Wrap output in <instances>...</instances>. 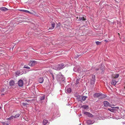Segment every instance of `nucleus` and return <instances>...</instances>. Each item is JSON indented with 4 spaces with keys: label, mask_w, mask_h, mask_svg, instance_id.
Returning a JSON list of instances; mask_svg holds the SVG:
<instances>
[{
    "label": "nucleus",
    "mask_w": 125,
    "mask_h": 125,
    "mask_svg": "<svg viewBox=\"0 0 125 125\" xmlns=\"http://www.w3.org/2000/svg\"><path fill=\"white\" fill-rule=\"evenodd\" d=\"M57 79L60 80L61 82L63 83L65 81V78L61 73H60L59 74L57 75Z\"/></svg>",
    "instance_id": "nucleus-1"
},
{
    "label": "nucleus",
    "mask_w": 125,
    "mask_h": 125,
    "mask_svg": "<svg viewBox=\"0 0 125 125\" xmlns=\"http://www.w3.org/2000/svg\"><path fill=\"white\" fill-rule=\"evenodd\" d=\"M92 78L90 81V84L91 85L94 84L95 81V75H93L92 76Z\"/></svg>",
    "instance_id": "nucleus-2"
},
{
    "label": "nucleus",
    "mask_w": 125,
    "mask_h": 125,
    "mask_svg": "<svg viewBox=\"0 0 125 125\" xmlns=\"http://www.w3.org/2000/svg\"><path fill=\"white\" fill-rule=\"evenodd\" d=\"M37 62L35 61H30L29 63V65L30 66H33L36 64Z\"/></svg>",
    "instance_id": "nucleus-3"
},
{
    "label": "nucleus",
    "mask_w": 125,
    "mask_h": 125,
    "mask_svg": "<svg viewBox=\"0 0 125 125\" xmlns=\"http://www.w3.org/2000/svg\"><path fill=\"white\" fill-rule=\"evenodd\" d=\"M103 104L104 106L106 107H111V105L107 101H104L103 102Z\"/></svg>",
    "instance_id": "nucleus-4"
},
{
    "label": "nucleus",
    "mask_w": 125,
    "mask_h": 125,
    "mask_svg": "<svg viewBox=\"0 0 125 125\" xmlns=\"http://www.w3.org/2000/svg\"><path fill=\"white\" fill-rule=\"evenodd\" d=\"M81 68L79 67V66H77L74 67L73 69V70L74 71L77 72L78 73L79 70Z\"/></svg>",
    "instance_id": "nucleus-5"
},
{
    "label": "nucleus",
    "mask_w": 125,
    "mask_h": 125,
    "mask_svg": "<svg viewBox=\"0 0 125 125\" xmlns=\"http://www.w3.org/2000/svg\"><path fill=\"white\" fill-rule=\"evenodd\" d=\"M88 71V70L81 71V69H80L79 70V72L78 73L80 74L79 75L81 76L83 75L85 73H86Z\"/></svg>",
    "instance_id": "nucleus-6"
},
{
    "label": "nucleus",
    "mask_w": 125,
    "mask_h": 125,
    "mask_svg": "<svg viewBox=\"0 0 125 125\" xmlns=\"http://www.w3.org/2000/svg\"><path fill=\"white\" fill-rule=\"evenodd\" d=\"M52 68L54 69L59 70H60L59 65H57L53 66L52 67Z\"/></svg>",
    "instance_id": "nucleus-7"
},
{
    "label": "nucleus",
    "mask_w": 125,
    "mask_h": 125,
    "mask_svg": "<svg viewBox=\"0 0 125 125\" xmlns=\"http://www.w3.org/2000/svg\"><path fill=\"white\" fill-rule=\"evenodd\" d=\"M18 84L19 86L22 87L23 84V82L22 80H20L18 82Z\"/></svg>",
    "instance_id": "nucleus-8"
},
{
    "label": "nucleus",
    "mask_w": 125,
    "mask_h": 125,
    "mask_svg": "<svg viewBox=\"0 0 125 125\" xmlns=\"http://www.w3.org/2000/svg\"><path fill=\"white\" fill-rule=\"evenodd\" d=\"M94 122V121H92L91 120H89L86 121V123L87 125H90L92 124Z\"/></svg>",
    "instance_id": "nucleus-9"
},
{
    "label": "nucleus",
    "mask_w": 125,
    "mask_h": 125,
    "mask_svg": "<svg viewBox=\"0 0 125 125\" xmlns=\"http://www.w3.org/2000/svg\"><path fill=\"white\" fill-rule=\"evenodd\" d=\"M71 88L66 87L65 88V92L66 93H70L71 92Z\"/></svg>",
    "instance_id": "nucleus-10"
},
{
    "label": "nucleus",
    "mask_w": 125,
    "mask_h": 125,
    "mask_svg": "<svg viewBox=\"0 0 125 125\" xmlns=\"http://www.w3.org/2000/svg\"><path fill=\"white\" fill-rule=\"evenodd\" d=\"M49 123L48 120L46 119H44L43 122V125H48Z\"/></svg>",
    "instance_id": "nucleus-11"
},
{
    "label": "nucleus",
    "mask_w": 125,
    "mask_h": 125,
    "mask_svg": "<svg viewBox=\"0 0 125 125\" xmlns=\"http://www.w3.org/2000/svg\"><path fill=\"white\" fill-rule=\"evenodd\" d=\"M84 114L90 117H92L93 115L87 112H84Z\"/></svg>",
    "instance_id": "nucleus-12"
},
{
    "label": "nucleus",
    "mask_w": 125,
    "mask_h": 125,
    "mask_svg": "<svg viewBox=\"0 0 125 125\" xmlns=\"http://www.w3.org/2000/svg\"><path fill=\"white\" fill-rule=\"evenodd\" d=\"M106 96V94H101L100 97H99V99H102L105 97Z\"/></svg>",
    "instance_id": "nucleus-13"
},
{
    "label": "nucleus",
    "mask_w": 125,
    "mask_h": 125,
    "mask_svg": "<svg viewBox=\"0 0 125 125\" xmlns=\"http://www.w3.org/2000/svg\"><path fill=\"white\" fill-rule=\"evenodd\" d=\"M59 67L60 69V70L64 68L65 66V65L63 63H62L61 64H59Z\"/></svg>",
    "instance_id": "nucleus-14"
},
{
    "label": "nucleus",
    "mask_w": 125,
    "mask_h": 125,
    "mask_svg": "<svg viewBox=\"0 0 125 125\" xmlns=\"http://www.w3.org/2000/svg\"><path fill=\"white\" fill-rule=\"evenodd\" d=\"M100 94L99 93H95L94 94V97H98L99 98Z\"/></svg>",
    "instance_id": "nucleus-15"
},
{
    "label": "nucleus",
    "mask_w": 125,
    "mask_h": 125,
    "mask_svg": "<svg viewBox=\"0 0 125 125\" xmlns=\"http://www.w3.org/2000/svg\"><path fill=\"white\" fill-rule=\"evenodd\" d=\"M117 83V82L115 80H112V82L111 84L115 85Z\"/></svg>",
    "instance_id": "nucleus-16"
},
{
    "label": "nucleus",
    "mask_w": 125,
    "mask_h": 125,
    "mask_svg": "<svg viewBox=\"0 0 125 125\" xmlns=\"http://www.w3.org/2000/svg\"><path fill=\"white\" fill-rule=\"evenodd\" d=\"M77 99L78 100V101H81L82 96L80 95H77L76 96Z\"/></svg>",
    "instance_id": "nucleus-17"
},
{
    "label": "nucleus",
    "mask_w": 125,
    "mask_h": 125,
    "mask_svg": "<svg viewBox=\"0 0 125 125\" xmlns=\"http://www.w3.org/2000/svg\"><path fill=\"white\" fill-rule=\"evenodd\" d=\"M14 84L15 83L14 82L13 80L10 81L9 82L10 85L11 86H13L14 85Z\"/></svg>",
    "instance_id": "nucleus-18"
},
{
    "label": "nucleus",
    "mask_w": 125,
    "mask_h": 125,
    "mask_svg": "<svg viewBox=\"0 0 125 125\" xmlns=\"http://www.w3.org/2000/svg\"><path fill=\"white\" fill-rule=\"evenodd\" d=\"M39 82L41 83H42L43 81V78L40 77L38 80Z\"/></svg>",
    "instance_id": "nucleus-19"
},
{
    "label": "nucleus",
    "mask_w": 125,
    "mask_h": 125,
    "mask_svg": "<svg viewBox=\"0 0 125 125\" xmlns=\"http://www.w3.org/2000/svg\"><path fill=\"white\" fill-rule=\"evenodd\" d=\"M87 97L85 96H82L81 102H82L83 101H85L86 99V98Z\"/></svg>",
    "instance_id": "nucleus-20"
},
{
    "label": "nucleus",
    "mask_w": 125,
    "mask_h": 125,
    "mask_svg": "<svg viewBox=\"0 0 125 125\" xmlns=\"http://www.w3.org/2000/svg\"><path fill=\"white\" fill-rule=\"evenodd\" d=\"M22 73H21L20 71H17L15 72V74L16 75H19L22 74Z\"/></svg>",
    "instance_id": "nucleus-21"
},
{
    "label": "nucleus",
    "mask_w": 125,
    "mask_h": 125,
    "mask_svg": "<svg viewBox=\"0 0 125 125\" xmlns=\"http://www.w3.org/2000/svg\"><path fill=\"white\" fill-rule=\"evenodd\" d=\"M0 10L2 11H5L8 10V9L5 7L1 8H0Z\"/></svg>",
    "instance_id": "nucleus-22"
},
{
    "label": "nucleus",
    "mask_w": 125,
    "mask_h": 125,
    "mask_svg": "<svg viewBox=\"0 0 125 125\" xmlns=\"http://www.w3.org/2000/svg\"><path fill=\"white\" fill-rule=\"evenodd\" d=\"M80 79L79 78L76 79V80L75 83L76 84H77L79 83V81H80Z\"/></svg>",
    "instance_id": "nucleus-23"
},
{
    "label": "nucleus",
    "mask_w": 125,
    "mask_h": 125,
    "mask_svg": "<svg viewBox=\"0 0 125 125\" xmlns=\"http://www.w3.org/2000/svg\"><path fill=\"white\" fill-rule=\"evenodd\" d=\"M86 20V19H85L84 17H80L79 18V21H81V20Z\"/></svg>",
    "instance_id": "nucleus-24"
},
{
    "label": "nucleus",
    "mask_w": 125,
    "mask_h": 125,
    "mask_svg": "<svg viewBox=\"0 0 125 125\" xmlns=\"http://www.w3.org/2000/svg\"><path fill=\"white\" fill-rule=\"evenodd\" d=\"M45 96L44 95L42 97L40 98V99L41 100H42L45 99Z\"/></svg>",
    "instance_id": "nucleus-25"
},
{
    "label": "nucleus",
    "mask_w": 125,
    "mask_h": 125,
    "mask_svg": "<svg viewBox=\"0 0 125 125\" xmlns=\"http://www.w3.org/2000/svg\"><path fill=\"white\" fill-rule=\"evenodd\" d=\"M108 109L110 111L112 112H115V109H112L111 108Z\"/></svg>",
    "instance_id": "nucleus-26"
},
{
    "label": "nucleus",
    "mask_w": 125,
    "mask_h": 125,
    "mask_svg": "<svg viewBox=\"0 0 125 125\" xmlns=\"http://www.w3.org/2000/svg\"><path fill=\"white\" fill-rule=\"evenodd\" d=\"M21 10L23 11L24 12H25L28 13H31L30 11H29L27 10Z\"/></svg>",
    "instance_id": "nucleus-27"
},
{
    "label": "nucleus",
    "mask_w": 125,
    "mask_h": 125,
    "mask_svg": "<svg viewBox=\"0 0 125 125\" xmlns=\"http://www.w3.org/2000/svg\"><path fill=\"white\" fill-rule=\"evenodd\" d=\"M14 118H15L14 116H11L10 117H9L8 118V120H11L12 119H13Z\"/></svg>",
    "instance_id": "nucleus-28"
},
{
    "label": "nucleus",
    "mask_w": 125,
    "mask_h": 125,
    "mask_svg": "<svg viewBox=\"0 0 125 125\" xmlns=\"http://www.w3.org/2000/svg\"><path fill=\"white\" fill-rule=\"evenodd\" d=\"M20 114H16L15 116H14V118H17V117H19L20 115Z\"/></svg>",
    "instance_id": "nucleus-29"
},
{
    "label": "nucleus",
    "mask_w": 125,
    "mask_h": 125,
    "mask_svg": "<svg viewBox=\"0 0 125 125\" xmlns=\"http://www.w3.org/2000/svg\"><path fill=\"white\" fill-rule=\"evenodd\" d=\"M24 68H26L28 69H30V67L28 66L25 65H24Z\"/></svg>",
    "instance_id": "nucleus-30"
},
{
    "label": "nucleus",
    "mask_w": 125,
    "mask_h": 125,
    "mask_svg": "<svg viewBox=\"0 0 125 125\" xmlns=\"http://www.w3.org/2000/svg\"><path fill=\"white\" fill-rule=\"evenodd\" d=\"M95 43H96V44L97 45H99L100 44L101 42H99L98 41H96V42H95Z\"/></svg>",
    "instance_id": "nucleus-31"
},
{
    "label": "nucleus",
    "mask_w": 125,
    "mask_h": 125,
    "mask_svg": "<svg viewBox=\"0 0 125 125\" xmlns=\"http://www.w3.org/2000/svg\"><path fill=\"white\" fill-rule=\"evenodd\" d=\"M55 24L54 23H52V29L55 26Z\"/></svg>",
    "instance_id": "nucleus-32"
},
{
    "label": "nucleus",
    "mask_w": 125,
    "mask_h": 125,
    "mask_svg": "<svg viewBox=\"0 0 125 125\" xmlns=\"http://www.w3.org/2000/svg\"><path fill=\"white\" fill-rule=\"evenodd\" d=\"M22 104L24 106H26V105H27L28 104L27 103H22Z\"/></svg>",
    "instance_id": "nucleus-33"
},
{
    "label": "nucleus",
    "mask_w": 125,
    "mask_h": 125,
    "mask_svg": "<svg viewBox=\"0 0 125 125\" xmlns=\"http://www.w3.org/2000/svg\"><path fill=\"white\" fill-rule=\"evenodd\" d=\"M83 108L84 109H86L87 108L88 106L87 105H85L83 106Z\"/></svg>",
    "instance_id": "nucleus-34"
},
{
    "label": "nucleus",
    "mask_w": 125,
    "mask_h": 125,
    "mask_svg": "<svg viewBox=\"0 0 125 125\" xmlns=\"http://www.w3.org/2000/svg\"><path fill=\"white\" fill-rule=\"evenodd\" d=\"M119 76V74H116L115 77V78H117Z\"/></svg>",
    "instance_id": "nucleus-35"
},
{
    "label": "nucleus",
    "mask_w": 125,
    "mask_h": 125,
    "mask_svg": "<svg viewBox=\"0 0 125 125\" xmlns=\"http://www.w3.org/2000/svg\"><path fill=\"white\" fill-rule=\"evenodd\" d=\"M5 90V89L4 88H3L1 90V91L2 92H3Z\"/></svg>",
    "instance_id": "nucleus-36"
},
{
    "label": "nucleus",
    "mask_w": 125,
    "mask_h": 125,
    "mask_svg": "<svg viewBox=\"0 0 125 125\" xmlns=\"http://www.w3.org/2000/svg\"><path fill=\"white\" fill-rule=\"evenodd\" d=\"M2 124H3V125H5V123L4 122H3L2 123Z\"/></svg>",
    "instance_id": "nucleus-37"
},
{
    "label": "nucleus",
    "mask_w": 125,
    "mask_h": 125,
    "mask_svg": "<svg viewBox=\"0 0 125 125\" xmlns=\"http://www.w3.org/2000/svg\"><path fill=\"white\" fill-rule=\"evenodd\" d=\"M52 76L53 78V79H54V76L53 75V74H52Z\"/></svg>",
    "instance_id": "nucleus-38"
},
{
    "label": "nucleus",
    "mask_w": 125,
    "mask_h": 125,
    "mask_svg": "<svg viewBox=\"0 0 125 125\" xmlns=\"http://www.w3.org/2000/svg\"><path fill=\"white\" fill-rule=\"evenodd\" d=\"M113 108H117L118 109L119 108V107H113Z\"/></svg>",
    "instance_id": "nucleus-39"
},
{
    "label": "nucleus",
    "mask_w": 125,
    "mask_h": 125,
    "mask_svg": "<svg viewBox=\"0 0 125 125\" xmlns=\"http://www.w3.org/2000/svg\"><path fill=\"white\" fill-rule=\"evenodd\" d=\"M5 125H9V124L8 123H6Z\"/></svg>",
    "instance_id": "nucleus-40"
},
{
    "label": "nucleus",
    "mask_w": 125,
    "mask_h": 125,
    "mask_svg": "<svg viewBox=\"0 0 125 125\" xmlns=\"http://www.w3.org/2000/svg\"><path fill=\"white\" fill-rule=\"evenodd\" d=\"M95 70H96V71H97L99 70V69H96Z\"/></svg>",
    "instance_id": "nucleus-41"
},
{
    "label": "nucleus",
    "mask_w": 125,
    "mask_h": 125,
    "mask_svg": "<svg viewBox=\"0 0 125 125\" xmlns=\"http://www.w3.org/2000/svg\"><path fill=\"white\" fill-rule=\"evenodd\" d=\"M82 115L81 114H80L79 115V116H81Z\"/></svg>",
    "instance_id": "nucleus-42"
},
{
    "label": "nucleus",
    "mask_w": 125,
    "mask_h": 125,
    "mask_svg": "<svg viewBox=\"0 0 125 125\" xmlns=\"http://www.w3.org/2000/svg\"><path fill=\"white\" fill-rule=\"evenodd\" d=\"M104 41H105V42H107V41L106 40H104Z\"/></svg>",
    "instance_id": "nucleus-43"
},
{
    "label": "nucleus",
    "mask_w": 125,
    "mask_h": 125,
    "mask_svg": "<svg viewBox=\"0 0 125 125\" xmlns=\"http://www.w3.org/2000/svg\"><path fill=\"white\" fill-rule=\"evenodd\" d=\"M79 55H78V56H77V58L78 57H79Z\"/></svg>",
    "instance_id": "nucleus-44"
},
{
    "label": "nucleus",
    "mask_w": 125,
    "mask_h": 125,
    "mask_svg": "<svg viewBox=\"0 0 125 125\" xmlns=\"http://www.w3.org/2000/svg\"><path fill=\"white\" fill-rule=\"evenodd\" d=\"M59 116V115H58V116H57V117H58Z\"/></svg>",
    "instance_id": "nucleus-45"
},
{
    "label": "nucleus",
    "mask_w": 125,
    "mask_h": 125,
    "mask_svg": "<svg viewBox=\"0 0 125 125\" xmlns=\"http://www.w3.org/2000/svg\"><path fill=\"white\" fill-rule=\"evenodd\" d=\"M99 119H101V118H99Z\"/></svg>",
    "instance_id": "nucleus-46"
},
{
    "label": "nucleus",
    "mask_w": 125,
    "mask_h": 125,
    "mask_svg": "<svg viewBox=\"0 0 125 125\" xmlns=\"http://www.w3.org/2000/svg\"><path fill=\"white\" fill-rule=\"evenodd\" d=\"M51 29V28H49V29Z\"/></svg>",
    "instance_id": "nucleus-47"
},
{
    "label": "nucleus",
    "mask_w": 125,
    "mask_h": 125,
    "mask_svg": "<svg viewBox=\"0 0 125 125\" xmlns=\"http://www.w3.org/2000/svg\"><path fill=\"white\" fill-rule=\"evenodd\" d=\"M0 53H1V52H0Z\"/></svg>",
    "instance_id": "nucleus-48"
},
{
    "label": "nucleus",
    "mask_w": 125,
    "mask_h": 125,
    "mask_svg": "<svg viewBox=\"0 0 125 125\" xmlns=\"http://www.w3.org/2000/svg\"><path fill=\"white\" fill-rule=\"evenodd\" d=\"M81 125V124H80L79 125Z\"/></svg>",
    "instance_id": "nucleus-49"
},
{
    "label": "nucleus",
    "mask_w": 125,
    "mask_h": 125,
    "mask_svg": "<svg viewBox=\"0 0 125 125\" xmlns=\"http://www.w3.org/2000/svg\"><path fill=\"white\" fill-rule=\"evenodd\" d=\"M118 34H119V33H118Z\"/></svg>",
    "instance_id": "nucleus-50"
}]
</instances>
